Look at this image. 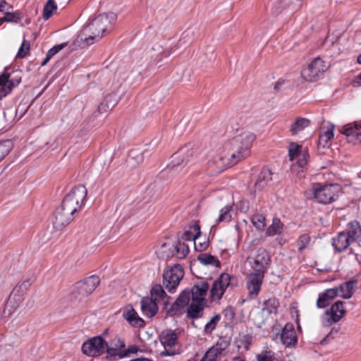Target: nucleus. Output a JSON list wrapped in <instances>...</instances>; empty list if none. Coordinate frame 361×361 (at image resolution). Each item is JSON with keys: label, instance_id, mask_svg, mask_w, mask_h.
<instances>
[{"label": "nucleus", "instance_id": "nucleus-42", "mask_svg": "<svg viewBox=\"0 0 361 361\" xmlns=\"http://www.w3.org/2000/svg\"><path fill=\"white\" fill-rule=\"evenodd\" d=\"M221 319L219 314H216L210 319V320L204 325V333L206 335L211 334L216 329V325Z\"/></svg>", "mask_w": 361, "mask_h": 361}, {"label": "nucleus", "instance_id": "nucleus-57", "mask_svg": "<svg viewBox=\"0 0 361 361\" xmlns=\"http://www.w3.org/2000/svg\"><path fill=\"white\" fill-rule=\"evenodd\" d=\"M232 361H246L244 358L240 357H234L232 359Z\"/></svg>", "mask_w": 361, "mask_h": 361}, {"label": "nucleus", "instance_id": "nucleus-58", "mask_svg": "<svg viewBox=\"0 0 361 361\" xmlns=\"http://www.w3.org/2000/svg\"><path fill=\"white\" fill-rule=\"evenodd\" d=\"M50 60V59H48V56H46V58L44 59V60L42 62V66H44L47 64V63Z\"/></svg>", "mask_w": 361, "mask_h": 361}, {"label": "nucleus", "instance_id": "nucleus-46", "mask_svg": "<svg viewBox=\"0 0 361 361\" xmlns=\"http://www.w3.org/2000/svg\"><path fill=\"white\" fill-rule=\"evenodd\" d=\"M21 18V15L19 12H6L5 13V16L4 17V20H5V22H13V23H17L18 22Z\"/></svg>", "mask_w": 361, "mask_h": 361}, {"label": "nucleus", "instance_id": "nucleus-38", "mask_svg": "<svg viewBox=\"0 0 361 361\" xmlns=\"http://www.w3.org/2000/svg\"><path fill=\"white\" fill-rule=\"evenodd\" d=\"M233 209L232 205H226L221 209L219 217L216 219V222L219 224L223 221L228 222L231 220L232 215L231 211Z\"/></svg>", "mask_w": 361, "mask_h": 361}, {"label": "nucleus", "instance_id": "nucleus-41", "mask_svg": "<svg viewBox=\"0 0 361 361\" xmlns=\"http://www.w3.org/2000/svg\"><path fill=\"white\" fill-rule=\"evenodd\" d=\"M57 6L54 0H48L43 8L42 18L44 20H48L56 11Z\"/></svg>", "mask_w": 361, "mask_h": 361}, {"label": "nucleus", "instance_id": "nucleus-39", "mask_svg": "<svg viewBox=\"0 0 361 361\" xmlns=\"http://www.w3.org/2000/svg\"><path fill=\"white\" fill-rule=\"evenodd\" d=\"M361 128V125L358 123H350L346 125L341 130V133L347 137V140H349L350 137H354L357 130Z\"/></svg>", "mask_w": 361, "mask_h": 361}, {"label": "nucleus", "instance_id": "nucleus-23", "mask_svg": "<svg viewBox=\"0 0 361 361\" xmlns=\"http://www.w3.org/2000/svg\"><path fill=\"white\" fill-rule=\"evenodd\" d=\"M190 293L187 290L183 291L176 300L171 305L169 312L175 314H177L182 308L189 304Z\"/></svg>", "mask_w": 361, "mask_h": 361}, {"label": "nucleus", "instance_id": "nucleus-32", "mask_svg": "<svg viewBox=\"0 0 361 361\" xmlns=\"http://www.w3.org/2000/svg\"><path fill=\"white\" fill-rule=\"evenodd\" d=\"M204 312V303L192 300L187 310V315L191 319L201 317Z\"/></svg>", "mask_w": 361, "mask_h": 361}, {"label": "nucleus", "instance_id": "nucleus-52", "mask_svg": "<svg viewBox=\"0 0 361 361\" xmlns=\"http://www.w3.org/2000/svg\"><path fill=\"white\" fill-rule=\"evenodd\" d=\"M298 157V164L299 166L303 167L305 165H306L307 160L306 155L305 153H303L302 154H300V157Z\"/></svg>", "mask_w": 361, "mask_h": 361}, {"label": "nucleus", "instance_id": "nucleus-25", "mask_svg": "<svg viewBox=\"0 0 361 361\" xmlns=\"http://www.w3.org/2000/svg\"><path fill=\"white\" fill-rule=\"evenodd\" d=\"M172 247L173 250L169 253H165V251H162L163 257L176 256L178 259H183L185 257L189 252L188 246L184 243H181L180 241H178L174 245H173Z\"/></svg>", "mask_w": 361, "mask_h": 361}, {"label": "nucleus", "instance_id": "nucleus-12", "mask_svg": "<svg viewBox=\"0 0 361 361\" xmlns=\"http://www.w3.org/2000/svg\"><path fill=\"white\" fill-rule=\"evenodd\" d=\"M106 342L101 337L96 336L85 342L82 345V352L90 357H97L105 352Z\"/></svg>", "mask_w": 361, "mask_h": 361}, {"label": "nucleus", "instance_id": "nucleus-40", "mask_svg": "<svg viewBox=\"0 0 361 361\" xmlns=\"http://www.w3.org/2000/svg\"><path fill=\"white\" fill-rule=\"evenodd\" d=\"M197 259L204 265H213L218 267L219 262L214 257L207 253L201 254L198 256Z\"/></svg>", "mask_w": 361, "mask_h": 361}, {"label": "nucleus", "instance_id": "nucleus-24", "mask_svg": "<svg viewBox=\"0 0 361 361\" xmlns=\"http://www.w3.org/2000/svg\"><path fill=\"white\" fill-rule=\"evenodd\" d=\"M338 295V288H329L319 295L317 300V305L319 308H324L326 307L330 301L334 300Z\"/></svg>", "mask_w": 361, "mask_h": 361}, {"label": "nucleus", "instance_id": "nucleus-2", "mask_svg": "<svg viewBox=\"0 0 361 361\" xmlns=\"http://www.w3.org/2000/svg\"><path fill=\"white\" fill-rule=\"evenodd\" d=\"M117 16L113 12L104 13L95 17L85 28L84 33L88 35L84 39L87 45L92 44L100 39L105 32L111 29Z\"/></svg>", "mask_w": 361, "mask_h": 361}, {"label": "nucleus", "instance_id": "nucleus-18", "mask_svg": "<svg viewBox=\"0 0 361 361\" xmlns=\"http://www.w3.org/2000/svg\"><path fill=\"white\" fill-rule=\"evenodd\" d=\"M281 341L286 347H290L297 343V337L292 324H286L281 334Z\"/></svg>", "mask_w": 361, "mask_h": 361}, {"label": "nucleus", "instance_id": "nucleus-63", "mask_svg": "<svg viewBox=\"0 0 361 361\" xmlns=\"http://www.w3.org/2000/svg\"><path fill=\"white\" fill-rule=\"evenodd\" d=\"M140 161H142V160H143L142 157H140Z\"/></svg>", "mask_w": 361, "mask_h": 361}, {"label": "nucleus", "instance_id": "nucleus-9", "mask_svg": "<svg viewBox=\"0 0 361 361\" xmlns=\"http://www.w3.org/2000/svg\"><path fill=\"white\" fill-rule=\"evenodd\" d=\"M264 273L262 271H250L245 277L247 297L250 299L255 298L259 293L264 278Z\"/></svg>", "mask_w": 361, "mask_h": 361}, {"label": "nucleus", "instance_id": "nucleus-20", "mask_svg": "<svg viewBox=\"0 0 361 361\" xmlns=\"http://www.w3.org/2000/svg\"><path fill=\"white\" fill-rule=\"evenodd\" d=\"M208 289L209 285L205 281L194 285L190 292L192 300L203 303Z\"/></svg>", "mask_w": 361, "mask_h": 361}, {"label": "nucleus", "instance_id": "nucleus-56", "mask_svg": "<svg viewBox=\"0 0 361 361\" xmlns=\"http://www.w3.org/2000/svg\"><path fill=\"white\" fill-rule=\"evenodd\" d=\"M193 235L194 234L192 233V231H185V233L183 234V236H184L185 240H190V239H192V235Z\"/></svg>", "mask_w": 361, "mask_h": 361}, {"label": "nucleus", "instance_id": "nucleus-35", "mask_svg": "<svg viewBox=\"0 0 361 361\" xmlns=\"http://www.w3.org/2000/svg\"><path fill=\"white\" fill-rule=\"evenodd\" d=\"M192 228L195 231V233L192 235V240L194 241L195 249V250H197L198 252H202L207 249L208 244L207 242L200 243H197V240L198 239V238L200 237V235L201 234L200 226H199V224L195 223L194 224V226H192Z\"/></svg>", "mask_w": 361, "mask_h": 361}, {"label": "nucleus", "instance_id": "nucleus-61", "mask_svg": "<svg viewBox=\"0 0 361 361\" xmlns=\"http://www.w3.org/2000/svg\"><path fill=\"white\" fill-rule=\"evenodd\" d=\"M357 62L361 64V54L357 58Z\"/></svg>", "mask_w": 361, "mask_h": 361}, {"label": "nucleus", "instance_id": "nucleus-3", "mask_svg": "<svg viewBox=\"0 0 361 361\" xmlns=\"http://www.w3.org/2000/svg\"><path fill=\"white\" fill-rule=\"evenodd\" d=\"M243 250L247 254V261L252 268V271H262L265 274L270 262L268 252L262 247L251 249V246L244 248Z\"/></svg>", "mask_w": 361, "mask_h": 361}, {"label": "nucleus", "instance_id": "nucleus-30", "mask_svg": "<svg viewBox=\"0 0 361 361\" xmlns=\"http://www.w3.org/2000/svg\"><path fill=\"white\" fill-rule=\"evenodd\" d=\"M349 235L345 232L340 233L336 238L334 239L332 245L335 247L336 250L338 252L347 249L348 246L352 243L350 240L348 238Z\"/></svg>", "mask_w": 361, "mask_h": 361}, {"label": "nucleus", "instance_id": "nucleus-10", "mask_svg": "<svg viewBox=\"0 0 361 361\" xmlns=\"http://www.w3.org/2000/svg\"><path fill=\"white\" fill-rule=\"evenodd\" d=\"M184 276L182 267L174 266L163 274V284L169 293H173Z\"/></svg>", "mask_w": 361, "mask_h": 361}, {"label": "nucleus", "instance_id": "nucleus-6", "mask_svg": "<svg viewBox=\"0 0 361 361\" xmlns=\"http://www.w3.org/2000/svg\"><path fill=\"white\" fill-rule=\"evenodd\" d=\"M100 280L97 276L93 275L76 283L72 294L75 298L82 300L90 295L98 286Z\"/></svg>", "mask_w": 361, "mask_h": 361}, {"label": "nucleus", "instance_id": "nucleus-11", "mask_svg": "<svg viewBox=\"0 0 361 361\" xmlns=\"http://www.w3.org/2000/svg\"><path fill=\"white\" fill-rule=\"evenodd\" d=\"M344 302L337 301L331 305L329 310H326L322 317V324L325 326H329L339 322L345 314Z\"/></svg>", "mask_w": 361, "mask_h": 361}, {"label": "nucleus", "instance_id": "nucleus-28", "mask_svg": "<svg viewBox=\"0 0 361 361\" xmlns=\"http://www.w3.org/2000/svg\"><path fill=\"white\" fill-rule=\"evenodd\" d=\"M280 306L279 301L276 298H270L264 301L262 307V312L267 316L276 314Z\"/></svg>", "mask_w": 361, "mask_h": 361}, {"label": "nucleus", "instance_id": "nucleus-29", "mask_svg": "<svg viewBox=\"0 0 361 361\" xmlns=\"http://www.w3.org/2000/svg\"><path fill=\"white\" fill-rule=\"evenodd\" d=\"M335 126L331 123H328L327 126L323 127V133L319 137V145L323 147H329L331 144V140L334 137V130Z\"/></svg>", "mask_w": 361, "mask_h": 361}, {"label": "nucleus", "instance_id": "nucleus-60", "mask_svg": "<svg viewBox=\"0 0 361 361\" xmlns=\"http://www.w3.org/2000/svg\"><path fill=\"white\" fill-rule=\"evenodd\" d=\"M5 22V20H4V17L3 18H0V25Z\"/></svg>", "mask_w": 361, "mask_h": 361}, {"label": "nucleus", "instance_id": "nucleus-43", "mask_svg": "<svg viewBox=\"0 0 361 361\" xmlns=\"http://www.w3.org/2000/svg\"><path fill=\"white\" fill-rule=\"evenodd\" d=\"M251 221L258 230H263L265 227V217L262 214L256 213L252 215Z\"/></svg>", "mask_w": 361, "mask_h": 361}, {"label": "nucleus", "instance_id": "nucleus-64", "mask_svg": "<svg viewBox=\"0 0 361 361\" xmlns=\"http://www.w3.org/2000/svg\"><path fill=\"white\" fill-rule=\"evenodd\" d=\"M359 177L361 178V172L359 173Z\"/></svg>", "mask_w": 361, "mask_h": 361}, {"label": "nucleus", "instance_id": "nucleus-54", "mask_svg": "<svg viewBox=\"0 0 361 361\" xmlns=\"http://www.w3.org/2000/svg\"><path fill=\"white\" fill-rule=\"evenodd\" d=\"M138 350V348L136 345H131L128 347V348H125V351L126 353V356H128L130 354L136 353Z\"/></svg>", "mask_w": 361, "mask_h": 361}, {"label": "nucleus", "instance_id": "nucleus-62", "mask_svg": "<svg viewBox=\"0 0 361 361\" xmlns=\"http://www.w3.org/2000/svg\"><path fill=\"white\" fill-rule=\"evenodd\" d=\"M166 243L163 244V245H162V248H164V247H166Z\"/></svg>", "mask_w": 361, "mask_h": 361}, {"label": "nucleus", "instance_id": "nucleus-15", "mask_svg": "<svg viewBox=\"0 0 361 361\" xmlns=\"http://www.w3.org/2000/svg\"><path fill=\"white\" fill-rule=\"evenodd\" d=\"M73 215L68 212L62 207L58 208L54 214L53 220L54 227L57 230H61L68 226L73 219Z\"/></svg>", "mask_w": 361, "mask_h": 361}, {"label": "nucleus", "instance_id": "nucleus-7", "mask_svg": "<svg viewBox=\"0 0 361 361\" xmlns=\"http://www.w3.org/2000/svg\"><path fill=\"white\" fill-rule=\"evenodd\" d=\"M340 190L341 188L337 184L317 185L314 188V195L319 202L329 204L338 197Z\"/></svg>", "mask_w": 361, "mask_h": 361}, {"label": "nucleus", "instance_id": "nucleus-37", "mask_svg": "<svg viewBox=\"0 0 361 361\" xmlns=\"http://www.w3.org/2000/svg\"><path fill=\"white\" fill-rule=\"evenodd\" d=\"M30 285L31 284L29 280L20 281L13 288L11 293L23 298V296L27 292Z\"/></svg>", "mask_w": 361, "mask_h": 361}, {"label": "nucleus", "instance_id": "nucleus-5", "mask_svg": "<svg viewBox=\"0 0 361 361\" xmlns=\"http://www.w3.org/2000/svg\"><path fill=\"white\" fill-rule=\"evenodd\" d=\"M159 340L164 347L160 356H175L180 353V345L178 342V334L171 329H164L159 335Z\"/></svg>", "mask_w": 361, "mask_h": 361}, {"label": "nucleus", "instance_id": "nucleus-16", "mask_svg": "<svg viewBox=\"0 0 361 361\" xmlns=\"http://www.w3.org/2000/svg\"><path fill=\"white\" fill-rule=\"evenodd\" d=\"M22 302L23 298L11 293L6 304L4 314L7 317H12L14 314L18 315L20 313Z\"/></svg>", "mask_w": 361, "mask_h": 361}, {"label": "nucleus", "instance_id": "nucleus-19", "mask_svg": "<svg viewBox=\"0 0 361 361\" xmlns=\"http://www.w3.org/2000/svg\"><path fill=\"white\" fill-rule=\"evenodd\" d=\"M228 347V343L222 341L210 348L205 353L201 361H216L223 351Z\"/></svg>", "mask_w": 361, "mask_h": 361}, {"label": "nucleus", "instance_id": "nucleus-49", "mask_svg": "<svg viewBox=\"0 0 361 361\" xmlns=\"http://www.w3.org/2000/svg\"><path fill=\"white\" fill-rule=\"evenodd\" d=\"M310 243V237L307 235H301L298 240V249L301 252Z\"/></svg>", "mask_w": 361, "mask_h": 361}, {"label": "nucleus", "instance_id": "nucleus-31", "mask_svg": "<svg viewBox=\"0 0 361 361\" xmlns=\"http://www.w3.org/2000/svg\"><path fill=\"white\" fill-rule=\"evenodd\" d=\"M348 231L345 232L349 235L350 241L355 242L361 240V226L357 221H353L348 224Z\"/></svg>", "mask_w": 361, "mask_h": 361}, {"label": "nucleus", "instance_id": "nucleus-47", "mask_svg": "<svg viewBox=\"0 0 361 361\" xmlns=\"http://www.w3.org/2000/svg\"><path fill=\"white\" fill-rule=\"evenodd\" d=\"M171 159V164L173 166L183 165L187 162V159L183 158V154L180 152L173 154Z\"/></svg>", "mask_w": 361, "mask_h": 361}, {"label": "nucleus", "instance_id": "nucleus-55", "mask_svg": "<svg viewBox=\"0 0 361 361\" xmlns=\"http://www.w3.org/2000/svg\"><path fill=\"white\" fill-rule=\"evenodd\" d=\"M224 313L230 319H233L235 314L233 310L231 307L224 310Z\"/></svg>", "mask_w": 361, "mask_h": 361}, {"label": "nucleus", "instance_id": "nucleus-36", "mask_svg": "<svg viewBox=\"0 0 361 361\" xmlns=\"http://www.w3.org/2000/svg\"><path fill=\"white\" fill-rule=\"evenodd\" d=\"M283 231V224L279 219L275 218L272 224L267 228L266 233L269 236L280 234Z\"/></svg>", "mask_w": 361, "mask_h": 361}, {"label": "nucleus", "instance_id": "nucleus-50", "mask_svg": "<svg viewBox=\"0 0 361 361\" xmlns=\"http://www.w3.org/2000/svg\"><path fill=\"white\" fill-rule=\"evenodd\" d=\"M66 45V44L62 43L56 46H54L53 48L50 49L47 54L48 59H51L52 56H54L56 53H58L63 47H65Z\"/></svg>", "mask_w": 361, "mask_h": 361}, {"label": "nucleus", "instance_id": "nucleus-8", "mask_svg": "<svg viewBox=\"0 0 361 361\" xmlns=\"http://www.w3.org/2000/svg\"><path fill=\"white\" fill-rule=\"evenodd\" d=\"M328 66L319 57L315 58L301 72V75L307 82H314L327 70Z\"/></svg>", "mask_w": 361, "mask_h": 361}, {"label": "nucleus", "instance_id": "nucleus-48", "mask_svg": "<svg viewBox=\"0 0 361 361\" xmlns=\"http://www.w3.org/2000/svg\"><path fill=\"white\" fill-rule=\"evenodd\" d=\"M30 51V42L24 40L18 52V57L24 58Z\"/></svg>", "mask_w": 361, "mask_h": 361}, {"label": "nucleus", "instance_id": "nucleus-44", "mask_svg": "<svg viewBox=\"0 0 361 361\" xmlns=\"http://www.w3.org/2000/svg\"><path fill=\"white\" fill-rule=\"evenodd\" d=\"M256 357L257 361H276L274 353L271 350H263Z\"/></svg>", "mask_w": 361, "mask_h": 361}, {"label": "nucleus", "instance_id": "nucleus-26", "mask_svg": "<svg viewBox=\"0 0 361 361\" xmlns=\"http://www.w3.org/2000/svg\"><path fill=\"white\" fill-rule=\"evenodd\" d=\"M273 180V173L268 169H262L258 176V178L255 184V190H262L266 186L271 184Z\"/></svg>", "mask_w": 361, "mask_h": 361}, {"label": "nucleus", "instance_id": "nucleus-53", "mask_svg": "<svg viewBox=\"0 0 361 361\" xmlns=\"http://www.w3.org/2000/svg\"><path fill=\"white\" fill-rule=\"evenodd\" d=\"M13 6L8 4L6 1L3 0L0 1V11L3 12L5 10L11 9Z\"/></svg>", "mask_w": 361, "mask_h": 361}, {"label": "nucleus", "instance_id": "nucleus-21", "mask_svg": "<svg viewBox=\"0 0 361 361\" xmlns=\"http://www.w3.org/2000/svg\"><path fill=\"white\" fill-rule=\"evenodd\" d=\"M124 319L133 327L141 328L145 324L144 320L140 317L137 312L132 307H127L123 312Z\"/></svg>", "mask_w": 361, "mask_h": 361}, {"label": "nucleus", "instance_id": "nucleus-34", "mask_svg": "<svg viewBox=\"0 0 361 361\" xmlns=\"http://www.w3.org/2000/svg\"><path fill=\"white\" fill-rule=\"evenodd\" d=\"M356 283V281L351 280L340 285L338 288V292L340 291L341 293L340 295L341 297L344 299L350 298L354 293V288Z\"/></svg>", "mask_w": 361, "mask_h": 361}, {"label": "nucleus", "instance_id": "nucleus-1", "mask_svg": "<svg viewBox=\"0 0 361 361\" xmlns=\"http://www.w3.org/2000/svg\"><path fill=\"white\" fill-rule=\"evenodd\" d=\"M255 140L256 135L251 130H238L235 136L226 142L224 150L215 154L209 161L211 172L220 173L247 158Z\"/></svg>", "mask_w": 361, "mask_h": 361}, {"label": "nucleus", "instance_id": "nucleus-45", "mask_svg": "<svg viewBox=\"0 0 361 361\" xmlns=\"http://www.w3.org/2000/svg\"><path fill=\"white\" fill-rule=\"evenodd\" d=\"M300 146L295 142H292L290 144L289 149H288V155L290 157V159L292 161L295 157H300V154H302L303 153H301Z\"/></svg>", "mask_w": 361, "mask_h": 361}, {"label": "nucleus", "instance_id": "nucleus-4", "mask_svg": "<svg viewBox=\"0 0 361 361\" xmlns=\"http://www.w3.org/2000/svg\"><path fill=\"white\" fill-rule=\"evenodd\" d=\"M86 195V188L82 185H79L73 188L65 197L61 207L66 209V212L75 214L82 207Z\"/></svg>", "mask_w": 361, "mask_h": 361}, {"label": "nucleus", "instance_id": "nucleus-17", "mask_svg": "<svg viewBox=\"0 0 361 361\" xmlns=\"http://www.w3.org/2000/svg\"><path fill=\"white\" fill-rule=\"evenodd\" d=\"M10 73L4 72L0 75V100L11 92L20 82V80H11Z\"/></svg>", "mask_w": 361, "mask_h": 361}, {"label": "nucleus", "instance_id": "nucleus-14", "mask_svg": "<svg viewBox=\"0 0 361 361\" xmlns=\"http://www.w3.org/2000/svg\"><path fill=\"white\" fill-rule=\"evenodd\" d=\"M105 350L109 357H118L119 358L126 357L125 343L119 337H115L109 343H106Z\"/></svg>", "mask_w": 361, "mask_h": 361}, {"label": "nucleus", "instance_id": "nucleus-27", "mask_svg": "<svg viewBox=\"0 0 361 361\" xmlns=\"http://www.w3.org/2000/svg\"><path fill=\"white\" fill-rule=\"evenodd\" d=\"M140 305L142 313L148 317H154L158 311L157 305L152 298H143Z\"/></svg>", "mask_w": 361, "mask_h": 361}, {"label": "nucleus", "instance_id": "nucleus-59", "mask_svg": "<svg viewBox=\"0 0 361 361\" xmlns=\"http://www.w3.org/2000/svg\"><path fill=\"white\" fill-rule=\"evenodd\" d=\"M357 83L358 84V85H361V73L357 77Z\"/></svg>", "mask_w": 361, "mask_h": 361}, {"label": "nucleus", "instance_id": "nucleus-13", "mask_svg": "<svg viewBox=\"0 0 361 361\" xmlns=\"http://www.w3.org/2000/svg\"><path fill=\"white\" fill-rule=\"evenodd\" d=\"M231 282V276L228 274H222L216 279L211 288V298L212 300H219L224 295L226 289L228 287Z\"/></svg>", "mask_w": 361, "mask_h": 361}, {"label": "nucleus", "instance_id": "nucleus-33", "mask_svg": "<svg viewBox=\"0 0 361 361\" xmlns=\"http://www.w3.org/2000/svg\"><path fill=\"white\" fill-rule=\"evenodd\" d=\"M310 124V121L305 118H297L293 124L290 126V131L292 135H295L300 132L308 128Z\"/></svg>", "mask_w": 361, "mask_h": 361}, {"label": "nucleus", "instance_id": "nucleus-22", "mask_svg": "<svg viewBox=\"0 0 361 361\" xmlns=\"http://www.w3.org/2000/svg\"><path fill=\"white\" fill-rule=\"evenodd\" d=\"M150 293V298H152L156 303L157 302L162 301L165 309H167V306L171 305V298L167 295L161 285H154L151 289Z\"/></svg>", "mask_w": 361, "mask_h": 361}, {"label": "nucleus", "instance_id": "nucleus-51", "mask_svg": "<svg viewBox=\"0 0 361 361\" xmlns=\"http://www.w3.org/2000/svg\"><path fill=\"white\" fill-rule=\"evenodd\" d=\"M348 142L353 145L361 144V133H356L354 137H350Z\"/></svg>", "mask_w": 361, "mask_h": 361}]
</instances>
